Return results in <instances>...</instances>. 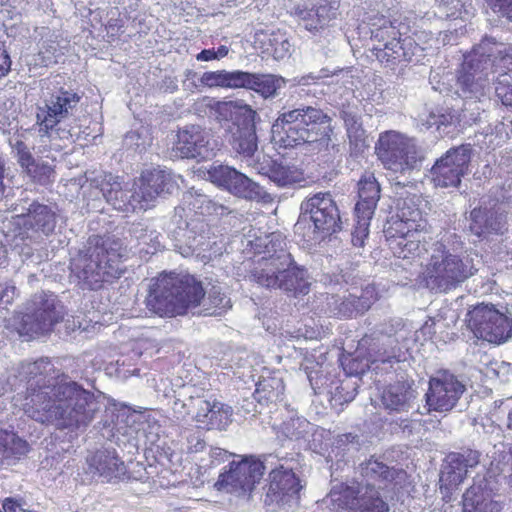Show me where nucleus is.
Masks as SVG:
<instances>
[{"label": "nucleus", "instance_id": "f257e3e1", "mask_svg": "<svg viewBox=\"0 0 512 512\" xmlns=\"http://www.w3.org/2000/svg\"><path fill=\"white\" fill-rule=\"evenodd\" d=\"M54 366L49 359L34 361V397L38 414L37 421L55 423L58 428L78 429L86 427L96 411L93 394L76 382L50 383ZM35 402V399H34Z\"/></svg>", "mask_w": 512, "mask_h": 512}, {"label": "nucleus", "instance_id": "f03ea898", "mask_svg": "<svg viewBox=\"0 0 512 512\" xmlns=\"http://www.w3.org/2000/svg\"><path fill=\"white\" fill-rule=\"evenodd\" d=\"M127 248L114 236L96 235L73 262L72 271L88 289H100L104 283L118 279L125 272L123 262Z\"/></svg>", "mask_w": 512, "mask_h": 512}, {"label": "nucleus", "instance_id": "7ed1b4c3", "mask_svg": "<svg viewBox=\"0 0 512 512\" xmlns=\"http://www.w3.org/2000/svg\"><path fill=\"white\" fill-rule=\"evenodd\" d=\"M474 47L464 55L457 70V85L465 97L481 95L489 84L488 67L496 65L502 72L496 81L495 92L502 104L512 107V49L499 52L498 56Z\"/></svg>", "mask_w": 512, "mask_h": 512}, {"label": "nucleus", "instance_id": "20e7f679", "mask_svg": "<svg viewBox=\"0 0 512 512\" xmlns=\"http://www.w3.org/2000/svg\"><path fill=\"white\" fill-rule=\"evenodd\" d=\"M205 294L202 282L195 276L163 272L151 284L146 306L160 317L183 316L200 306Z\"/></svg>", "mask_w": 512, "mask_h": 512}, {"label": "nucleus", "instance_id": "39448f33", "mask_svg": "<svg viewBox=\"0 0 512 512\" xmlns=\"http://www.w3.org/2000/svg\"><path fill=\"white\" fill-rule=\"evenodd\" d=\"M272 134L283 148L312 143L327 145L333 135L332 118L320 108H295L279 113L272 125Z\"/></svg>", "mask_w": 512, "mask_h": 512}, {"label": "nucleus", "instance_id": "423d86ee", "mask_svg": "<svg viewBox=\"0 0 512 512\" xmlns=\"http://www.w3.org/2000/svg\"><path fill=\"white\" fill-rule=\"evenodd\" d=\"M384 233L389 248L397 258L413 262L428 251L430 226L418 208L406 206L405 202L387 220Z\"/></svg>", "mask_w": 512, "mask_h": 512}, {"label": "nucleus", "instance_id": "0eeeda50", "mask_svg": "<svg viewBox=\"0 0 512 512\" xmlns=\"http://www.w3.org/2000/svg\"><path fill=\"white\" fill-rule=\"evenodd\" d=\"M474 259L466 253H452L437 243L419 277L431 291L448 293L477 273Z\"/></svg>", "mask_w": 512, "mask_h": 512}, {"label": "nucleus", "instance_id": "6e6552de", "mask_svg": "<svg viewBox=\"0 0 512 512\" xmlns=\"http://www.w3.org/2000/svg\"><path fill=\"white\" fill-rule=\"evenodd\" d=\"M213 110L217 121L224 123L225 137L232 148L244 157H252L257 150L256 112L237 101H217Z\"/></svg>", "mask_w": 512, "mask_h": 512}, {"label": "nucleus", "instance_id": "1a4fd4ad", "mask_svg": "<svg viewBox=\"0 0 512 512\" xmlns=\"http://www.w3.org/2000/svg\"><path fill=\"white\" fill-rule=\"evenodd\" d=\"M408 25L387 22L372 32L375 42L372 49L376 59L387 67L410 62L414 53V41L407 36Z\"/></svg>", "mask_w": 512, "mask_h": 512}, {"label": "nucleus", "instance_id": "9d476101", "mask_svg": "<svg viewBox=\"0 0 512 512\" xmlns=\"http://www.w3.org/2000/svg\"><path fill=\"white\" fill-rule=\"evenodd\" d=\"M337 512H389L388 503L371 483L341 482L331 491Z\"/></svg>", "mask_w": 512, "mask_h": 512}, {"label": "nucleus", "instance_id": "9b49d317", "mask_svg": "<svg viewBox=\"0 0 512 512\" xmlns=\"http://www.w3.org/2000/svg\"><path fill=\"white\" fill-rule=\"evenodd\" d=\"M375 150L384 168L395 173L403 174L411 171L421 162L418 149L412 139L396 131L381 133Z\"/></svg>", "mask_w": 512, "mask_h": 512}, {"label": "nucleus", "instance_id": "f8f14e48", "mask_svg": "<svg viewBox=\"0 0 512 512\" xmlns=\"http://www.w3.org/2000/svg\"><path fill=\"white\" fill-rule=\"evenodd\" d=\"M265 249L266 255L255 262L250 271V277L262 287L277 289L281 272H284L283 269L288 261L285 237L280 234H272Z\"/></svg>", "mask_w": 512, "mask_h": 512}, {"label": "nucleus", "instance_id": "ddd939ff", "mask_svg": "<svg viewBox=\"0 0 512 512\" xmlns=\"http://www.w3.org/2000/svg\"><path fill=\"white\" fill-rule=\"evenodd\" d=\"M265 466L255 456H243L240 461H232L215 482L217 490L250 493L264 475Z\"/></svg>", "mask_w": 512, "mask_h": 512}, {"label": "nucleus", "instance_id": "4468645a", "mask_svg": "<svg viewBox=\"0 0 512 512\" xmlns=\"http://www.w3.org/2000/svg\"><path fill=\"white\" fill-rule=\"evenodd\" d=\"M186 409L183 419L191 418L207 430H225L232 422L233 409L213 395L209 398L204 396H190L182 404Z\"/></svg>", "mask_w": 512, "mask_h": 512}, {"label": "nucleus", "instance_id": "2eb2a0df", "mask_svg": "<svg viewBox=\"0 0 512 512\" xmlns=\"http://www.w3.org/2000/svg\"><path fill=\"white\" fill-rule=\"evenodd\" d=\"M380 185L372 173L362 175L358 182V201L355 205L356 225L352 233L355 246H363L369 235L370 222L380 199Z\"/></svg>", "mask_w": 512, "mask_h": 512}, {"label": "nucleus", "instance_id": "dca6fc26", "mask_svg": "<svg viewBox=\"0 0 512 512\" xmlns=\"http://www.w3.org/2000/svg\"><path fill=\"white\" fill-rule=\"evenodd\" d=\"M471 150L464 145L452 147L431 168V179L436 187L457 188L468 173Z\"/></svg>", "mask_w": 512, "mask_h": 512}, {"label": "nucleus", "instance_id": "f3484780", "mask_svg": "<svg viewBox=\"0 0 512 512\" xmlns=\"http://www.w3.org/2000/svg\"><path fill=\"white\" fill-rule=\"evenodd\" d=\"M469 327L479 339L501 344L510 336L511 325L506 315L493 305H478L470 312Z\"/></svg>", "mask_w": 512, "mask_h": 512}, {"label": "nucleus", "instance_id": "a211bd4d", "mask_svg": "<svg viewBox=\"0 0 512 512\" xmlns=\"http://www.w3.org/2000/svg\"><path fill=\"white\" fill-rule=\"evenodd\" d=\"M207 175L211 183L235 196L257 201L268 196L258 183L231 166L213 164L207 170Z\"/></svg>", "mask_w": 512, "mask_h": 512}, {"label": "nucleus", "instance_id": "6ab92c4d", "mask_svg": "<svg viewBox=\"0 0 512 512\" xmlns=\"http://www.w3.org/2000/svg\"><path fill=\"white\" fill-rule=\"evenodd\" d=\"M171 177L164 170L151 168L143 170L135 182L129 205L132 210H148L155 206L157 199L169 193Z\"/></svg>", "mask_w": 512, "mask_h": 512}, {"label": "nucleus", "instance_id": "aec40b11", "mask_svg": "<svg viewBox=\"0 0 512 512\" xmlns=\"http://www.w3.org/2000/svg\"><path fill=\"white\" fill-rule=\"evenodd\" d=\"M465 385L447 370L438 371L429 379L426 404L429 410L447 412L455 407L465 391Z\"/></svg>", "mask_w": 512, "mask_h": 512}, {"label": "nucleus", "instance_id": "412c9836", "mask_svg": "<svg viewBox=\"0 0 512 512\" xmlns=\"http://www.w3.org/2000/svg\"><path fill=\"white\" fill-rule=\"evenodd\" d=\"M339 6L337 0H294L289 14L302 21L308 31L318 32L336 19Z\"/></svg>", "mask_w": 512, "mask_h": 512}, {"label": "nucleus", "instance_id": "4be33fe9", "mask_svg": "<svg viewBox=\"0 0 512 512\" xmlns=\"http://www.w3.org/2000/svg\"><path fill=\"white\" fill-rule=\"evenodd\" d=\"M303 214L309 215L318 231L335 233L341 229L340 213L329 192H318L301 203Z\"/></svg>", "mask_w": 512, "mask_h": 512}, {"label": "nucleus", "instance_id": "5701e85b", "mask_svg": "<svg viewBox=\"0 0 512 512\" xmlns=\"http://www.w3.org/2000/svg\"><path fill=\"white\" fill-rule=\"evenodd\" d=\"M305 484L292 468L279 465L269 473V484L265 502L285 505L300 500V492Z\"/></svg>", "mask_w": 512, "mask_h": 512}, {"label": "nucleus", "instance_id": "b1692460", "mask_svg": "<svg viewBox=\"0 0 512 512\" xmlns=\"http://www.w3.org/2000/svg\"><path fill=\"white\" fill-rule=\"evenodd\" d=\"M80 99L76 92L63 88L56 94H52L45 106L39 108L37 113L39 131L49 134L62 120L70 116Z\"/></svg>", "mask_w": 512, "mask_h": 512}, {"label": "nucleus", "instance_id": "393cba45", "mask_svg": "<svg viewBox=\"0 0 512 512\" xmlns=\"http://www.w3.org/2000/svg\"><path fill=\"white\" fill-rule=\"evenodd\" d=\"M210 134L206 128L189 124L179 128L172 151L181 159L204 158L209 152Z\"/></svg>", "mask_w": 512, "mask_h": 512}, {"label": "nucleus", "instance_id": "a878e982", "mask_svg": "<svg viewBox=\"0 0 512 512\" xmlns=\"http://www.w3.org/2000/svg\"><path fill=\"white\" fill-rule=\"evenodd\" d=\"M378 300L374 286H367L360 296L349 294L348 296L332 295L328 301V310L331 316L339 319H352L366 313Z\"/></svg>", "mask_w": 512, "mask_h": 512}, {"label": "nucleus", "instance_id": "bb28decb", "mask_svg": "<svg viewBox=\"0 0 512 512\" xmlns=\"http://www.w3.org/2000/svg\"><path fill=\"white\" fill-rule=\"evenodd\" d=\"M479 453L467 450L464 452L450 453L440 475V482L447 489H454L467 477L469 468L479 463Z\"/></svg>", "mask_w": 512, "mask_h": 512}, {"label": "nucleus", "instance_id": "cd10ccee", "mask_svg": "<svg viewBox=\"0 0 512 512\" xmlns=\"http://www.w3.org/2000/svg\"><path fill=\"white\" fill-rule=\"evenodd\" d=\"M502 508V503L494 499L486 485L474 483L463 494V512H501Z\"/></svg>", "mask_w": 512, "mask_h": 512}, {"label": "nucleus", "instance_id": "c85d7f7f", "mask_svg": "<svg viewBox=\"0 0 512 512\" xmlns=\"http://www.w3.org/2000/svg\"><path fill=\"white\" fill-rule=\"evenodd\" d=\"M284 84L285 80L280 76L240 70L238 89L252 90L266 99L274 97Z\"/></svg>", "mask_w": 512, "mask_h": 512}, {"label": "nucleus", "instance_id": "c756f323", "mask_svg": "<svg viewBox=\"0 0 512 512\" xmlns=\"http://www.w3.org/2000/svg\"><path fill=\"white\" fill-rule=\"evenodd\" d=\"M359 473L366 481L374 483H398L405 481L407 473L403 469H395L378 461L373 456L359 465Z\"/></svg>", "mask_w": 512, "mask_h": 512}, {"label": "nucleus", "instance_id": "7c9ffc66", "mask_svg": "<svg viewBox=\"0 0 512 512\" xmlns=\"http://www.w3.org/2000/svg\"><path fill=\"white\" fill-rule=\"evenodd\" d=\"M469 231L478 238L501 230V218L496 210L487 207H475L469 214Z\"/></svg>", "mask_w": 512, "mask_h": 512}, {"label": "nucleus", "instance_id": "2f4dec72", "mask_svg": "<svg viewBox=\"0 0 512 512\" xmlns=\"http://www.w3.org/2000/svg\"><path fill=\"white\" fill-rule=\"evenodd\" d=\"M88 465L91 470L107 481L119 478L124 470V462L117 456L115 451L98 450L88 458Z\"/></svg>", "mask_w": 512, "mask_h": 512}, {"label": "nucleus", "instance_id": "473e14b6", "mask_svg": "<svg viewBox=\"0 0 512 512\" xmlns=\"http://www.w3.org/2000/svg\"><path fill=\"white\" fill-rule=\"evenodd\" d=\"M283 271L284 272H281L277 289L292 293L294 296L299 294H308L310 290V283L307 280L306 272L295 264L290 253H288V261L286 262V266Z\"/></svg>", "mask_w": 512, "mask_h": 512}, {"label": "nucleus", "instance_id": "72a5a7b5", "mask_svg": "<svg viewBox=\"0 0 512 512\" xmlns=\"http://www.w3.org/2000/svg\"><path fill=\"white\" fill-rule=\"evenodd\" d=\"M63 320V312L58 309L54 299H45L34 311V334L46 335L53 331L54 326Z\"/></svg>", "mask_w": 512, "mask_h": 512}, {"label": "nucleus", "instance_id": "f704fd0d", "mask_svg": "<svg viewBox=\"0 0 512 512\" xmlns=\"http://www.w3.org/2000/svg\"><path fill=\"white\" fill-rule=\"evenodd\" d=\"M411 387L405 382L390 384L383 392L382 402L386 409L401 412L407 410Z\"/></svg>", "mask_w": 512, "mask_h": 512}, {"label": "nucleus", "instance_id": "c9c22d12", "mask_svg": "<svg viewBox=\"0 0 512 512\" xmlns=\"http://www.w3.org/2000/svg\"><path fill=\"white\" fill-rule=\"evenodd\" d=\"M28 452V444L13 432L0 430V464L18 459Z\"/></svg>", "mask_w": 512, "mask_h": 512}, {"label": "nucleus", "instance_id": "e433bc0d", "mask_svg": "<svg viewBox=\"0 0 512 512\" xmlns=\"http://www.w3.org/2000/svg\"><path fill=\"white\" fill-rule=\"evenodd\" d=\"M267 175L278 187L294 186L305 180L301 169L276 162L269 167Z\"/></svg>", "mask_w": 512, "mask_h": 512}, {"label": "nucleus", "instance_id": "4c0bfd02", "mask_svg": "<svg viewBox=\"0 0 512 512\" xmlns=\"http://www.w3.org/2000/svg\"><path fill=\"white\" fill-rule=\"evenodd\" d=\"M240 70L207 71L200 77V83L207 88L238 89Z\"/></svg>", "mask_w": 512, "mask_h": 512}, {"label": "nucleus", "instance_id": "58836bf2", "mask_svg": "<svg viewBox=\"0 0 512 512\" xmlns=\"http://www.w3.org/2000/svg\"><path fill=\"white\" fill-rule=\"evenodd\" d=\"M283 394V385L273 379L262 380L257 383L255 398L259 403H273L278 401Z\"/></svg>", "mask_w": 512, "mask_h": 512}, {"label": "nucleus", "instance_id": "ea45409f", "mask_svg": "<svg viewBox=\"0 0 512 512\" xmlns=\"http://www.w3.org/2000/svg\"><path fill=\"white\" fill-rule=\"evenodd\" d=\"M55 226V213L46 205L34 203V227L45 235H49L54 231Z\"/></svg>", "mask_w": 512, "mask_h": 512}, {"label": "nucleus", "instance_id": "a19ab883", "mask_svg": "<svg viewBox=\"0 0 512 512\" xmlns=\"http://www.w3.org/2000/svg\"><path fill=\"white\" fill-rule=\"evenodd\" d=\"M349 139L351 152L355 155L363 153L369 147L366 131L362 122L345 127Z\"/></svg>", "mask_w": 512, "mask_h": 512}, {"label": "nucleus", "instance_id": "79ce46f5", "mask_svg": "<svg viewBox=\"0 0 512 512\" xmlns=\"http://www.w3.org/2000/svg\"><path fill=\"white\" fill-rule=\"evenodd\" d=\"M9 325L20 338H24L26 341L30 340L32 331V315L30 313H15L9 320Z\"/></svg>", "mask_w": 512, "mask_h": 512}, {"label": "nucleus", "instance_id": "37998d69", "mask_svg": "<svg viewBox=\"0 0 512 512\" xmlns=\"http://www.w3.org/2000/svg\"><path fill=\"white\" fill-rule=\"evenodd\" d=\"M209 308L213 309L212 314L221 315L231 308L230 298L219 288L213 287L208 294Z\"/></svg>", "mask_w": 512, "mask_h": 512}, {"label": "nucleus", "instance_id": "c03bdc74", "mask_svg": "<svg viewBox=\"0 0 512 512\" xmlns=\"http://www.w3.org/2000/svg\"><path fill=\"white\" fill-rule=\"evenodd\" d=\"M340 365L348 376L359 375L364 372V366L361 360L356 358L353 354H342Z\"/></svg>", "mask_w": 512, "mask_h": 512}, {"label": "nucleus", "instance_id": "a18cd8bd", "mask_svg": "<svg viewBox=\"0 0 512 512\" xmlns=\"http://www.w3.org/2000/svg\"><path fill=\"white\" fill-rule=\"evenodd\" d=\"M494 11L500 12L503 16L512 21V0H486Z\"/></svg>", "mask_w": 512, "mask_h": 512}, {"label": "nucleus", "instance_id": "49530a36", "mask_svg": "<svg viewBox=\"0 0 512 512\" xmlns=\"http://www.w3.org/2000/svg\"><path fill=\"white\" fill-rule=\"evenodd\" d=\"M15 146H16L17 153L19 156V159H18L19 164L28 174H30V171H31L30 166L32 165V160L30 159V154H29L28 148L21 141H17Z\"/></svg>", "mask_w": 512, "mask_h": 512}, {"label": "nucleus", "instance_id": "de8ad7c7", "mask_svg": "<svg viewBox=\"0 0 512 512\" xmlns=\"http://www.w3.org/2000/svg\"><path fill=\"white\" fill-rule=\"evenodd\" d=\"M16 295V287L10 283H0V306L11 304Z\"/></svg>", "mask_w": 512, "mask_h": 512}, {"label": "nucleus", "instance_id": "09e8293b", "mask_svg": "<svg viewBox=\"0 0 512 512\" xmlns=\"http://www.w3.org/2000/svg\"><path fill=\"white\" fill-rule=\"evenodd\" d=\"M340 115L341 119L344 122V127H348L352 124L354 125L361 122V117L356 115L355 113L349 111H342Z\"/></svg>", "mask_w": 512, "mask_h": 512}, {"label": "nucleus", "instance_id": "8fccbe9b", "mask_svg": "<svg viewBox=\"0 0 512 512\" xmlns=\"http://www.w3.org/2000/svg\"><path fill=\"white\" fill-rule=\"evenodd\" d=\"M10 59L6 51L0 47V77L4 76L10 69Z\"/></svg>", "mask_w": 512, "mask_h": 512}, {"label": "nucleus", "instance_id": "3c124183", "mask_svg": "<svg viewBox=\"0 0 512 512\" xmlns=\"http://www.w3.org/2000/svg\"><path fill=\"white\" fill-rule=\"evenodd\" d=\"M217 59L215 50L212 49H203L198 55L197 60L199 61H211Z\"/></svg>", "mask_w": 512, "mask_h": 512}, {"label": "nucleus", "instance_id": "603ef678", "mask_svg": "<svg viewBox=\"0 0 512 512\" xmlns=\"http://www.w3.org/2000/svg\"><path fill=\"white\" fill-rule=\"evenodd\" d=\"M4 161L0 158V198L4 195L5 187L3 185Z\"/></svg>", "mask_w": 512, "mask_h": 512}, {"label": "nucleus", "instance_id": "864d4df0", "mask_svg": "<svg viewBox=\"0 0 512 512\" xmlns=\"http://www.w3.org/2000/svg\"><path fill=\"white\" fill-rule=\"evenodd\" d=\"M217 59L223 58L227 56L229 49L225 45H220L217 50H215Z\"/></svg>", "mask_w": 512, "mask_h": 512}, {"label": "nucleus", "instance_id": "5fc2aeb1", "mask_svg": "<svg viewBox=\"0 0 512 512\" xmlns=\"http://www.w3.org/2000/svg\"><path fill=\"white\" fill-rule=\"evenodd\" d=\"M508 424L509 427H512V410L508 414Z\"/></svg>", "mask_w": 512, "mask_h": 512}, {"label": "nucleus", "instance_id": "6e6d98bb", "mask_svg": "<svg viewBox=\"0 0 512 512\" xmlns=\"http://www.w3.org/2000/svg\"><path fill=\"white\" fill-rule=\"evenodd\" d=\"M0 512H3V511L0 509Z\"/></svg>", "mask_w": 512, "mask_h": 512}, {"label": "nucleus", "instance_id": "4d7b16f0", "mask_svg": "<svg viewBox=\"0 0 512 512\" xmlns=\"http://www.w3.org/2000/svg\"><path fill=\"white\" fill-rule=\"evenodd\" d=\"M0 512H3V511L0 509Z\"/></svg>", "mask_w": 512, "mask_h": 512}]
</instances>
